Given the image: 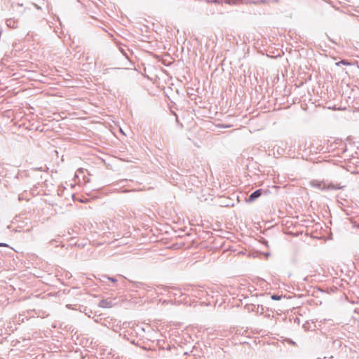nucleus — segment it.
Here are the masks:
<instances>
[{
  "instance_id": "obj_1",
  "label": "nucleus",
  "mask_w": 359,
  "mask_h": 359,
  "mask_svg": "<svg viewBox=\"0 0 359 359\" xmlns=\"http://www.w3.org/2000/svg\"><path fill=\"white\" fill-rule=\"evenodd\" d=\"M183 290L184 292H187L188 295H191L198 299H202L206 295H208V292L201 286L186 285L183 287Z\"/></svg>"
},
{
  "instance_id": "obj_2",
  "label": "nucleus",
  "mask_w": 359,
  "mask_h": 359,
  "mask_svg": "<svg viewBox=\"0 0 359 359\" xmlns=\"http://www.w3.org/2000/svg\"><path fill=\"white\" fill-rule=\"evenodd\" d=\"M311 187L317 188L320 190H338L342 189L345 186H341L340 184H334L333 183H330L326 184L324 182H320L318 180H312L310 182Z\"/></svg>"
},
{
  "instance_id": "obj_3",
  "label": "nucleus",
  "mask_w": 359,
  "mask_h": 359,
  "mask_svg": "<svg viewBox=\"0 0 359 359\" xmlns=\"http://www.w3.org/2000/svg\"><path fill=\"white\" fill-rule=\"evenodd\" d=\"M117 304V302L116 299H102L100 301L98 306L102 308H112L113 306H116Z\"/></svg>"
},
{
  "instance_id": "obj_4",
  "label": "nucleus",
  "mask_w": 359,
  "mask_h": 359,
  "mask_svg": "<svg viewBox=\"0 0 359 359\" xmlns=\"http://www.w3.org/2000/svg\"><path fill=\"white\" fill-rule=\"evenodd\" d=\"M134 286L140 290H145L147 292L151 291L153 287L142 282H135Z\"/></svg>"
},
{
  "instance_id": "obj_5",
  "label": "nucleus",
  "mask_w": 359,
  "mask_h": 359,
  "mask_svg": "<svg viewBox=\"0 0 359 359\" xmlns=\"http://www.w3.org/2000/svg\"><path fill=\"white\" fill-rule=\"evenodd\" d=\"M262 189H257V190L255 191L249 196L248 198L247 199V202L252 203V202L255 201L257 198H258L262 195Z\"/></svg>"
},
{
  "instance_id": "obj_6",
  "label": "nucleus",
  "mask_w": 359,
  "mask_h": 359,
  "mask_svg": "<svg viewBox=\"0 0 359 359\" xmlns=\"http://www.w3.org/2000/svg\"><path fill=\"white\" fill-rule=\"evenodd\" d=\"M224 2L229 5L248 4L249 0H224Z\"/></svg>"
},
{
  "instance_id": "obj_7",
  "label": "nucleus",
  "mask_w": 359,
  "mask_h": 359,
  "mask_svg": "<svg viewBox=\"0 0 359 359\" xmlns=\"http://www.w3.org/2000/svg\"><path fill=\"white\" fill-rule=\"evenodd\" d=\"M6 25L12 29H15L18 27V20L13 19V18H9L6 20Z\"/></svg>"
},
{
  "instance_id": "obj_8",
  "label": "nucleus",
  "mask_w": 359,
  "mask_h": 359,
  "mask_svg": "<svg viewBox=\"0 0 359 359\" xmlns=\"http://www.w3.org/2000/svg\"><path fill=\"white\" fill-rule=\"evenodd\" d=\"M101 282L104 283V280H110L115 286V284L117 283V279L114 277H109L107 276H102V278H99Z\"/></svg>"
},
{
  "instance_id": "obj_9",
  "label": "nucleus",
  "mask_w": 359,
  "mask_h": 359,
  "mask_svg": "<svg viewBox=\"0 0 359 359\" xmlns=\"http://www.w3.org/2000/svg\"><path fill=\"white\" fill-rule=\"evenodd\" d=\"M252 311H256L257 313H263L264 308L262 305H257V306L253 305Z\"/></svg>"
},
{
  "instance_id": "obj_10",
  "label": "nucleus",
  "mask_w": 359,
  "mask_h": 359,
  "mask_svg": "<svg viewBox=\"0 0 359 359\" xmlns=\"http://www.w3.org/2000/svg\"><path fill=\"white\" fill-rule=\"evenodd\" d=\"M84 170H85V169H83V168H79V169L76 170V173H75V177H76V178L79 179L80 176H81V175H83V173H84ZM86 172H87V173L88 174V170H86Z\"/></svg>"
},
{
  "instance_id": "obj_11",
  "label": "nucleus",
  "mask_w": 359,
  "mask_h": 359,
  "mask_svg": "<svg viewBox=\"0 0 359 359\" xmlns=\"http://www.w3.org/2000/svg\"><path fill=\"white\" fill-rule=\"evenodd\" d=\"M266 0H249V2L248 4H264L266 3Z\"/></svg>"
},
{
  "instance_id": "obj_12",
  "label": "nucleus",
  "mask_w": 359,
  "mask_h": 359,
  "mask_svg": "<svg viewBox=\"0 0 359 359\" xmlns=\"http://www.w3.org/2000/svg\"><path fill=\"white\" fill-rule=\"evenodd\" d=\"M340 64H343V65H350V63L348 62H347L346 60H342L341 61H339V62H337L336 65H339Z\"/></svg>"
},
{
  "instance_id": "obj_13",
  "label": "nucleus",
  "mask_w": 359,
  "mask_h": 359,
  "mask_svg": "<svg viewBox=\"0 0 359 359\" xmlns=\"http://www.w3.org/2000/svg\"><path fill=\"white\" fill-rule=\"evenodd\" d=\"M271 299L273 300H280L281 299V296L278 294H273L271 296Z\"/></svg>"
},
{
  "instance_id": "obj_14",
  "label": "nucleus",
  "mask_w": 359,
  "mask_h": 359,
  "mask_svg": "<svg viewBox=\"0 0 359 359\" xmlns=\"http://www.w3.org/2000/svg\"><path fill=\"white\" fill-rule=\"evenodd\" d=\"M210 2L215 4H219L220 1L219 0H211Z\"/></svg>"
},
{
  "instance_id": "obj_15",
  "label": "nucleus",
  "mask_w": 359,
  "mask_h": 359,
  "mask_svg": "<svg viewBox=\"0 0 359 359\" xmlns=\"http://www.w3.org/2000/svg\"><path fill=\"white\" fill-rule=\"evenodd\" d=\"M82 177H83V180L85 182H88V181H89V180H88V178H87L84 175L82 176Z\"/></svg>"
},
{
  "instance_id": "obj_16",
  "label": "nucleus",
  "mask_w": 359,
  "mask_h": 359,
  "mask_svg": "<svg viewBox=\"0 0 359 359\" xmlns=\"http://www.w3.org/2000/svg\"><path fill=\"white\" fill-rule=\"evenodd\" d=\"M23 199H24V197H23L22 195H19V196H18V200H19V201H22V200H23Z\"/></svg>"
},
{
  "instance_id": "obj_17",
  "label": "nucleus",
  "mask_w": 359,
  "mask_h": 359,
  "mask_svg": "<svg viewBox=\"0 0 359 359\" xmlns=\"http://www.w3.org/2000/svg\"><path fill=\"white\" fill-rule=\"evenodd\" d=\"M0 246L8 247V245L4 243H0Z\"/></svg>"
},
{
  "instance_id": "obj_18",
  "label": "nucleus",
  "mask_w": 359,
  "mask_h": 359,
  "mask_svg": "<svg viewBox=\"0 0 359 359\" xmlns=\"http://www.w3.org/2000/svg\"><path fill=\"white\" fill-rule=\"evenodd\" d=\"M80 201H81V202H87L88 201V199L86 198L84 199H81Z\"/></svg>"
},
{
  "instance_id": "obj_19",
  "label": "nucleus",
  "mask_w": 359,
  "mask_h": 359,
  "mask_svg": "<svg viewBox=\"0 0 359 359\" xmlns=\"http://www.w3.org/2000/svg\"><path fill=\"white\" fill-rule=\"evenodd\" d=\"M90 4H91V6L93 4V5H95V6H97V3H94L93 1H90Z\"/></svg>"
},
{
  "instance_id": "obj_20",
  "label": "nucleus",
  "mask_w": 359,
  "mask_h": 359,
  "mask_svg": "<svg viewBox=\"0 0 359 359\" xmlns=\"http://www.w3.org/2000/svg\"><path fill=\"white\" fill-rule=\"evenodd\" d=\"M121 52L123 53V54L124 55H126V56L128 57V56H127L126 53L124 52V50L121 48Z\"/></svg>"
},
{
  "instance_id": "obj_21",
  "label": "nucleus",
  "mask_w": 359,
  "mask_h": 359,
  "mask_svg": "<svg viewBox=\"0 0 359 359\" xmlns=\"http://www.w3.org/2000/svg\"><path fill=\"white\" fill-rule=\"evenodd\" d=\"M34 6H35L37 9H41V8H40L38 5H36V4H34Z\"/></svg>"
},
{
  "instance_id": "obj_22",
  "label": "nucleus",
  "mask_w": 359,
  "mask_h": 359,
  "mask_svg": "<svg viewBox=\"0 0 359 359\" xmlns=\"http://www.w3.org/2000/svg\"><path fill=\"white\" fill-rule=\"evenodd\" d=\"M290 343L291 344H293V345H294V344H295V342H294V341H292V340H290Z\"/></svg>"
}]
</instances>
